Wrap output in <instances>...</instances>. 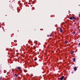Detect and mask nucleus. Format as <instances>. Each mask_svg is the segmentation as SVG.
I'll list each match as a JSON object with an SVG mask.
<instances>
[{
  "mask_svg": "<svg viewBox=\"0 0 80 80\" xmlns=\"http://www.w3.org/2000/svg\"><path fill=\"white\" fill-rule=\"evenodd\" d=\"M73 52H73V51H72L71 52V54H73Z\"/></svg>",
  "mask_w": 80,
  "mask_h": 80,
  "instance_id": "nucleus-6",
  "label": "nucleus"
},
{
  "mask_svg": "<svg viewBox=\"0 0 80 80\" xmlns=\"http://www.w3.org/2000/svg\"><path fill=\"white\" fill-rule=\"evenodd\" d=\"M18 69V70H21V68H20V67H18L17 68Z\"/></svg>",
  "mask_w": 80,
  "mask_h": 80,
  "instance_id": "nucleus-5",
  "label": "nucleus"
},
{
  "mask_svg": "<svg viewBox=\"0 0 80 80\" xmlns=\"http://www.w3.org/2000/svg\"><path fill=\"white\" fill-rule=\"evenodd\" d=\"M52 34H51L50 35V37H52Z\"/></svg>",
  "mask_w": 80,
  "mask_h": 80,
  "instance_id": "nucleus-13",
  "label": "nucleus"
},
{
  "mask_svg": "<svg viewBox=\"0 0 80 80\" xmlns=\"http://www.w3.org/2000/svg\"><path fill=\"white\" fill-rule=\"evenodd\" d=\"M77 67H75L74 68V69L75 71H76V70H77Z\"/></svg>",
  "mask_w": 80,
  "mask_h": 80,
  "instance_id": "nucleus-4",
  "label": "nucleus"
},
{
  "mask_svg": "<svg viewBox=\"0 0 80 80\" xmlns=\"http://www.w3.org/2000/svg\"><path fill=\"white\" fill-rule=\"evenodd\" d=\"M75 58H74L73 59V61L75 62Z\"/></svg>",
  "mask_w": 80,
  "mask_h": 80,
  "instance_id": "nucleus-7",
  "label": "nucleus"
},
{
  "mask_svg": "<svg viewBox=\"0 0 80 80\" xmlns=\"http://www.w3.org/2000/svg\"><path fill=\"white\" fill-rule=\"evenodd\" d=\"M73 34H75V31L73 32H72Z\"/></svg>",
  "mask_w": 80,
  "mask_h": 80,
  "instance_id": "nucleus-8",
  "label": "nucleus"
},
{
  "mask_svg": "<svg viewBox=\"0 0 80 80\" xmlns=\"http://www.w3.org/2000/svg\"><path fill=\"white\" fill-rule=\"evenodd\" d=\"M69 19H70V20H73V19L74 20H77V18H76L75 17L73 16L72 17H69Z\"/></svg>",
  "mask_w": 80,
  "mask_h": 80,
  "instance_id": "nucleus-1",
  "label": "nucleus"
},
{
  "mask_svg": "<svg viewBox=\"0 0 80 80\" xmlns=\"http://www.w3.org/2000/svg\"><path fill=\"white\" fill-rule=\"evenodd\" d=\"M59 30L60 31V32H62V28H61L60 27L59 28Z\"/></svg>",
  "mask_w": 80,
  "mask_h": 80,
  "instance_id": "nucleus-3",
  "label": "nucleus"
},
{
  "mask_svg": "<svg viewBox=\"0 0 80 80\" xmlns=\"http://www.w3.org/2000/svg\"><path fill=\"white\" fill-rule=\"evenodd\" d=\"M64 78V76H62V77L60 78V80H62Z\"/></svg>",
  "mask_w": 80,
  "mask_h": 80,
  "instance_id": "nucleus-2",
  "label": "nucleus"
},
{
  "mask_svg": "<svg viewBox=\"0 0 80 80\" xmlns=\"http://www.w3.org/2000/svg\"><path fill=\"white\" fill-rule=\"evenodd\" d=\"M65 43H68V42L67 41H65Z\"/></svg>",
  "mask_w": 80,
  "mask_h": 80,
  "instance_id": "nucleus-10",
  "label": "nucleus"
},
{
  "mask_svg": "<svg viewBox=\"0 0 80 80\" xmlns=\"http://www.w3.org/2000/svg\"><path fill=\"white\" fill-rule=\"evenodd\" d=\"M34 60L35 61L37 60V58H35V59H34Z\"/></svg>",
  "mask_w": 80,
  "mask_h": 80,
  "instance_id": "nucleus-12",
  "label": "nucleus"
},
{
  "mask_svg": "<svg viewBox=\"0 0 80 80\" xmlns=\"http://www.w3.org/2000/svg\"><path fill=\"white\" fill-rule=\"evenodd\" d=\"M2 77H0V80H2Z\"/></svg>",
  "mask_w": 80,
  "mask_h": 80,
  "instance_id": "nucleus-11",
  "label": "nucleus"
},
{
  "mask_svg": "<svg viewBox=\"0 0 80 80\" xmlns=\"http://www.w3.org/2000/svg\"><path fill=\"white\" fill-rule=\"evenodd\" d=\"M14 75H15V77H17V74H14Z\"/></svg>",
  "mask_w": 80,
  "mask_h": 80,
  "instance_id": "nucleus-9",
  "label": "nucleus"
}]
</instances>
